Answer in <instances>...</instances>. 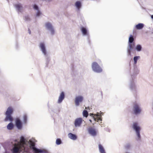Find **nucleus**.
<instances>
[{"instance_id":"f257e3e1","label":"nucleus","mask_w":153,"mask_h":153,"mask_svg":"<svg viewBox=\"0 0 153 153\" xmlns=\"http://www.w3.org/2000/svg\"><path fill=\"white\" fill-rule=\"evenodd\" d=\"M13 112V109L11 107H9L7 109L6 112L5 114L6 117L4 119L5 121L9 120L11 121L13 120V118L11 117V115Z\"/></svg>"},{"instance_id":"f03ea898","label":"nucleus","mask_w":153,"mask_h":153,"mask_svg":"<svg viewBox=\"0 0 153 153\" xmlns=\"http://www.w3.org/2000/svg\"><path fill=\"white\" fill-rule=\"evenodd\" d=\"M92 68L94 71L97 72H100L102 71V69L100 68L97 64L96 62L93 63Z\"/></svg>"},{"instance_id":"7ed1b4c3","label":"nucleus","mask_w":153,"mask_h":153,"mask_svg":"<svg viewBox=\"0 0 153 153\" xmlns=\"http://www.w3.org/2000/svg\"><path fill=\"white\" fill-rule=\"evenodd\" d=\"M133 129L135 130L136 132L138 138H139L140 137L139 131L140 130V127L138 126L137 124V123H134L133 124Z\"/></svg>"},{"instance_id":"20e7f679","label":"nucleus","mask_w":153,"mask_h":153,"mask_svg":"<svg viewBox=\"0 0 153 153\" xmlns=\"http://www.w3.org/2000/svg\"><path fill=\"white\" fill-rule=\"evenodd\" d=\"M45 26L46 28L50 31L51 34H53L54 33V30L50 23L48 22L46 23L45 24Z\"/></svg>"},{"instance_id":"39448f33","label":"nucleus","mask_w":153,"mask_h":153,"mask_svg":"<svg viewBox=\"0 0 153 153\" xmlns=\"http://www.w3.org/2000/svg\"><path fill=\"white\" fill-rule=\"evenodd\" d=\"M16 126L19 129H21L22 128V124L20 120L17 118L16 121Z\"/></svg>"},{"instance_id":"423d86ee","label":"nucleus","mask_w":153,"mask_h":153,"mask_svg":"<svg viewBox=\"0 0 153 153\" xmlns=\"http://www.w3.org/2000/svg\"><path fill=\"white\" fill-rule=\"evenodd\" d=\"M82 122V119L81 118H78L76 119L74 125L76 127H79L80 126Z\"/></svg>"},{"instance_id":"0eeeda50","label":"nucleus","mask_w":153,"mask_h":153,"mask_svg":"<svg viewBox=\"0 0 153 153\" xmlns=\"http://www.w3.org/2000/svg\"><path fill=\"white\" fill-rule=\"evenodd\" d=\"M83 99L82 97L81 96L76 97L75 98V104L76 105H78L79 104V102H81Z\"/></svg>"},{"instance_id":"6e6552de","label":"nucleus","mask_w":153,"mask_h":153,"mask_svg":"<svg viewBox=\"0 0 153 153\" xmlns=\"http://www.w3.org/2000/svg\"><path fill=\"white\" fill-rule=\"evenodd\" d=\"M92 115H93V118L95 121H98L99 120H102L100 118L101 115L99 113H98L97 114H92Z\"/></svg>"},{"instance_id":"1a4fd4ad","label":"nucleus","mask_w":153,"mask_h":153,"mask_svg":"<svg viewBox=\"0 0 153 153\" xmlns=\"http://www.w3.org/2000/svg\"><path fill=\"white\" fill-rule=\"evenodd\" d=\"M134 110L135 114H138L140 112L141 110L139 106L137 104H135L134 107Z\"/></svg>"},{"instance_id":"9d476101","label":"nucleus","mask_w":153,"mask_h":153,"mask_svg":"<svg viewBox=\"0 0 153 153\" xmlns=\"http://www.w3.org/2000/svg\"><path fill=\"white\" fill-rule=\"evenodd\" d=\"M40 48L42 53L45 55L46 54V51L45 49V46L43 43H41L40 45Z\"/></svg>"},{"instance_id":"9b49d317","label":"nucleus","mask_w":153,"mask_h":153,"mask_svg":"<svg viewBox=\"0 0 153 153\" xmlns=\"http://www.w3.org/2000/svg\"><path fill=\"white\" fill-rule=\"evenodd\" d=\"M33 8L36 11V16H39L41 13L39 10V8L37 6L36 4H34L33 6Z\"/></svg>"},{"instance_id":"f8f14e48","label":"nucleus","mask_w":153,"mask_h":153,"mask_svg":"<svg viewBox=\"0 0 153 153\" xmlns=\"http://www.w3.org/2000/svg\"><path fill=\"white\" fill-rule=\"evenodd\" d=\"M88 131L89 133L92 136H95L96 134V132L95 130L92 128H88Z\"/></svg>"},{"instance_id":"ddd939ff","label":"nucleus","mask_w":153,"mask_h":153,"mask_svg":"<svg viewBox=\"0 0 153 153\" xmlns=\"http://www.w3.org/2000/svg\"><path fill=\"white\" fill-rule=\"evenodd\" d=\"M64 92H62L59 97V99L58 100V102L59 103L61 102L64 99Z\"/></svg>"},{"instance_id":"4468645a","label":"nucleus","mask_w":153,"mask_h":153,"mask_svg":"<svg viewBox=\"0 0 153 153\" xmlns=\"http://www.w3.org/2000/svg\"><path fill=\"white\" fill-rule=\"evenodd\" d=\"M68 136L69 138L73 140H75L77 138V137L75 135L71 133L69 134Z\"/></svg>"},{"instance_id":"2eb2a0df","label":"nucleus","mask_w":153,"mask_h":153,"mask_svg":"<svg viewBox=\"0 0 153 153\" xmlns=\"http://www.w3.org/2000/svg\"><path fill=\"white\" fill-rule=\"evenodd\" d=\"M128 46L129 47L128 48V52L129 54H130L131 51L133 48L134 45H133L129 43Z\"/></svg>"},{"instance_id":"dca6fc26","label":"nucleus","mask_w":153,"mask_h":153,"mask_svg":"<svg viewBox=\"0 0 153 153\" xmlns=\"http://www.w3.org/2000/svg\"><path fill=\"white\" fill-rule=\"evenodd\" d=\"M144 25L143 24L139 23L136 25V28L137 29H141L143 27Z\"/></svg>"},{"instance_id":"f3484780","label":"nucleus","mask_w":153,"mask_h":153,"mask_svg":"<svg viewBox=\"0 0 153 153\" xmlns=\"http://www.w3.org/2000/svg\"><path fill=\"white\" fill-rule=\"evenodd\" d=\"M82 32L84 35H86L87 34V31L86 28L82 27L81 29Z\"/></svg>"},{"instance_id":"a211bd4d","label":"nucleus","mask_w":153,"mask_h":153,"mask_svg":"<svg viewBox=\"0 0 153 153\" xmlns=\"http://www.w3.org/2000/svg\"><path fill=\"white\" fill-rule=\"evenodd\" d=\"M14 127L13 124L12 123H10L7 126V128L8 129L11 130L13 129Z\"/></svg>"},{"instance_id":"6ab92c4d","label":"nucleus","mask_w":153,"mask_h":153,"mask_svg":"<svg viewBox=\"0 0 153 153\" xmlns=\"http://www.w3.org/2000/svg\"><path fill=\"white\" fill-rule=\"evenodd\" d=\"M99 148L100 153H105L103 148L101 145H99Z\"/></svg>"},{"instance_id":"aec40b11","label":"nucleus","mask_w":153,"mask_h":153,"mask_svg":"<svg viewBox=\"0 0 153 153\" xmlns=\"http://www.w3.org/2000/svg\"><path fill=\"white\" fill-rule=\"evenodd\" d=\"M15 7L16 9L19 11H20L22 9V7L20 4H16Z\"/></svg>"},{"instance_id":"412c9836","label":"nucleus","mask_w":153,"mask_h":153,"mask_svg":"<svg viewBox=\"0 0 153 153\" xmlns=\"http://www.w3.org/2000/svg\"><path fill=\"white\" fill-rule=\"evenodd\" d=\"M75 6L78 9H79L81 6V2L79 1H76L75 3Z\"/></svg>"},{"instance_id":"4be33fe9","label":"nucleus","mask_w":153,"mask_h":153,"mask_svg":"<svg viewBox=\"0 0 153 153\" xmlns=\"http://www.w3.org/2000/svg\"><path fill=\"white\" fill-rule=\"evenodd\" d=\"M141 46L139 45H137L136 47V49L137 51H140L141 50Z\"/></svg>"},{"instance_id":"5701e85b","label":"nucleus","mask_w":153,"mask_h":153,"mask_svg":"<svg viewBox=\"0 0 153 153\" xmlns=\"http://www.w3.org/2000/svg\"><path fill=\"white\" fill-rule=\"evenodd\" d=\"M134 40V38L133 36L131 35L129 38V42L130 43H132Z\"/></svg>"},{"instance_id":"b1692460","label":"nucleus","mask_w":153,"mask_h":153,"mask_svg":"<svg viewBox=\"0 0 153 153\" xmlns=\"http://www.w3.org/2000/svg\"><path fill=\"white\" fill-rule=\"evenodd\" d=\"M140 58V57L139 56H135L134 57V64H136L137 63V60L138 59H139Z\"/></svg>"},{"instance_id":"393cba45","label":"nucleus","mask_w":153,"mask_h":153,"mask_svg":"<svg viewBox=\"0 0 153 153\" xmlns=\"http://www.w3.org/2000/svg\"><path fill=\"white\" fill-rule=\"evenodd\" d=\"M83 115L84 116L87 117L88 116V113L87 111L84 110L83 113Z\"/></svg>"},{"instance_id":"a878e982","label":"nucleus","mask_w":153,"mask_h":153,"mask_svg":"<svg viewBox=\"0 0 153 153\" xmlns=\"http://www.w3.org/2000/svg\"><path fill=\"white\" fill-rule=\"evenodd\" d=\"M56 143L57 145H59L61 143V140L59 139H57L56 140Z\"/></svg>"},{"instance_id":"bb28decb","label":"nucleus","mask_w":153,"mask_h":153,"mask_svg":"<svg viewBox=\"0 0 153 153\" xmlns=\"http://www.w3.org/2000/svg\"><path fill=\"white\" fill-rule=\"evenodd\" d=\"M27 120V116L26 115H25L23 116V121L25 123Z\"/></svg>"},{"instance_id":"cd10ccee","label":"nucleus","mask_w":153,"mask_h":153,"mask_svg":"<svg viewBox=\"0 0 153 153\" xmlns=\"http://www.w3.org/2000/svg\"><path fill=\"white\" fill-rule=\"evenodd\" d=\"M25 19L27 21L29 20L30 19V18L28 16H27L25 17Z\"/></svg>"},{"instance_id":"c85d7f7f","label":"nucleus","mask_w":153,"mask_h":153,"mask_svg":"<svg viewBox=\"0 0 153 153\" xmlns=\"http://www.w3.org/2000/svg\"><path fill=\"white\" fill-rule=\"evenodd\" d=\"M130 146V145H128L126 146V148L127 149H128L129 148V147Z\"/></svg>"},{"instance_id":"c756f323","label":"nucleus","mask_w":153,"mask_h":153,"mask_svg":"<svg viewBox=\"0 0 153 153\" xmlns=\"http://www.w3.org/2000/svg\"><path fill=\"white\" fill-rule=\"evenodd\" d=\"M151 18L153 19V15L151 16Z\"/></svg>"},{"instance_id":"7c9ffc66","label":"nucleus","mask_w":153,"mask_h":153,"mask_svg":"<svg viewBox=\"0 0 153 153\" xmlns=\"http://www.w3.org/2000/svg\"><path fill=\"white\" fill-rule=\"evenodd\" d=\"M89 121L90 122H91V120H90Z\"/></svg>"},{"instance_id":"2f4dec72","label":"nucleus","mask_w":153,"mask_h":153,"mask_svg":"<svg viewBox=\"0 0 153 153\" xmlns=\"http://www.w3.org/2000/svg\"><path fill=\"white\" fill-rule=\"evenodd\" d=\"M88 109H90V108H89V107H88Z\"/></svg>"},{"instance_id":"473e14b6","label":"nucleus","mask_w":153,"mask_h":153,"mask_svg":"<svg viewBox=\"0 0 153 153\" xmlns=\"http://www.w3.org/2000/svg\"><path fill=\"white\" fill-rule=\"evenodd\" d=\"M29 33H30V32H29Z\"/></svg>"}]
</instances>
